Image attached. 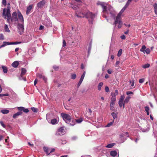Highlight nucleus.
Wrapping results in <instances>:
<instances>
[{
	"label": "nucleus",
	"instance_id": "f257e3e1",
	"mask_svg": "<svg viewBox=\"0 0 157 157\" xmlns=\"http://www.w3.org/2000/svg\"><path fill=\"white\" fill-rule=\"evenodd\" d=\"M84 10H76L75 14L76 16L78 17H85L86 18H91V20H89V22L90 24H92L94 18L95 14H93L92 12L88 10L86 12H83Z\"/></svg>",
	"mask_w": 157,
	"mask_h": 157
},
{
	"label": "nucleus",
	"instance_id": "f03ea898",
	"mask_svg": "<svg viewBox=\"0 0 157 157\" xmlns=\"http://www.w3.org/2000/svg\"><path fill=\"white\" fill-rule=\"evenodd\" d=\"M17 108L19 111L13 115V117L14 118H17L18 116L22 115V112L21 111H22L25 113H28L29 112V110L28 109H25V107H18Z\"/></svg>",
	"mask_w": 157,
	"mask_h": 157
},
{
	"label": "nucleus",
	"instance_id": "7ed1b4c3",
	"mask_svg": "<svg viewBox=\"0 0 157 157\" xmlns=\"http://www.w3.org/2000/svg\"><path fill=\"white\" fill-rule=\"evenodd\" d=\"M97 4L100 6L103 10H111L113 9V7L111 6L104 2L98 1Z\"/></svg>",
	"mask_w": 157,
	"mask_h": 157
},
{
	"label": "nucleus",
	"instance_id": "20e7f679",
	"mask_svg": "<svg viewBox=\"0 0 157 157\" xmlns=\"http://www.w3.org/2000/svg\"><path fill=\"white\" fill-rule=\"evenodd\" d=\"M10 10H3L2 17L5 19L7 20V22L10 23V20L11 18V15L10 13Z\"/></svg>",
	"mask_w": 157,
	"mask_h": 157
},
{
	"label": "nucleus",
	"instance_id": "39448f33",
	"mask_svg": "<svg viewBox=\"0 0 157 157\" xmlns=\"http://www.w3.org/2000/svg\"><path fill=\"white\" fill-rule=\"evenodd\" d=\"M61 116L66 123H69L71 121V117L69 114L63 113L61 114Z\"/></svg>",
	"mask_w": 157,
	"mask_h": 157
},
{
	"label": "nucleus",
	"instance_id": "423d86ee",
	"mask_svg": "<svg viewBox=\"0 0 157 157\" xmlns=\"http://www.w3.org/2000/svg\"><path fill=\"white\" fill-rule=\"evenodd\" d=\"M114 24L117 26L118 28L120 29L122 26L123 22L121 20V19L118 18L117 21V18H116L115 21L114 22Z\"/></svg>",
	"mask_w": 157,
	"mask_h": 157
},
{
	"label": "nucleus",
	"instance_id": "0eeeda50",
	"mask_svg": "<svg viewBox=\"0 0 157 157\" xmlns=\"http://www.w3.org/2000/svg\"><path fill=\"white\" fill-rule=\"evenodd\" d=\"M18 29V32L21 35L22 34L24 31V26L22 24H18L17 25Z\"/></svg>",
	"mask_w": 157,
	"mask_h": 157
},
{
	"label": "nucleus",
	"instance_id": "6e6552de",
	"mask_svg": "<svg viewBox=\"0 0 157 157\" xmlns=\"http://www.w3.org/2000/svg\"><path fill=\"white\" fill-rule=\"evenodd\" d=\"M10 19L12 22H16L18 21L17 14L16 12H14L13 13Z\"/></svg>",
	"mask_w": 157,
	"mask_h": 157
},
{
	"label": "nucleus",
	"instance_id": "1a4fd4ad",
	"mask_svg": "<svg viewBox=\"0 0 157 157\" xmlns=\"http://www.w3.org/2000/svg\"><path fill=\"white\" fill-rule=\"evenodd\" d=\"M18 19L20 20V21L22 23V24H24V20L23 16L21 14L20 11H18Z\"/></svg>",
	"mask_w": 157,
	"mask_h": 157
},
{
	"label": "nucleus",
	"instance_id": "9d476101",
	"mask_svg": "<svg viewBox=\"0 0 157 157\" xmlns=\"http://www.w3.org/2000/svg\"><path fill=\"white\" fill-rule=\"evenodd\" d=\"M45 3V1H42L39 2L37 4V6L38 8H41L43 7Z\"/></svg>",
	"mask_w": 157,
	"mask_h": 157
},
{
	"label": "nucleus",
	"instance_id": "9b49d317",
	"mask_svg": "<svg viewBox=\"0 0 157 157\" xmlns=\"http://www.w3.org/2000/svg\"><path fill=\"white\" fill-rule=\"evenodd\" d=\"M44 151H45L47 155H49L51 153H50L51 149L48 148L47 147H44Z\"/></svg>",
	"mask_w": 157,
	"mask_h": 157
},
{
	"label": "nucleus",
	"instance_id": "f8f14e48",
	"mask_svg": "<svg viewBox=\"0 0 157 157\" xmlns=\"http://www.w3.org/2000/svg\"><path fill=\"white\" fill-rule=\"evenodd\" d=\"M116 100V98L115 96H112L111 98V102L110 104L114 105L115 103Z\"/></svg>",
	"mask_w": 157,
	"mask_h": 157
},
{
	"label": "nucleus",
	"instance_id": "ddd939ff",
	"mask_svg": "<svg viewBox=\"0 0 157 157\" xmlns=\"http://www.w3.org/2000/svg\"><path fill=\"white\" fill-rule=\"evenodd\" d=\"M130 98L131 97H127L124 100V102L123 106V109L124 108L125 104L127 103L128 102Z\"/></svg>",
	"mask_w": 157,
	"mask_h": 157
},
{
	"label": "nucleus",
	"instance_id": "4468645a",
	"mask_svg": "<svg viewBox=\"0 0 157 157\" xmlns=\"http://www.w3.org/2000/svg\"><path fill=\"white\" fill-rule=\"evenodd\" d=\"M19 64V62L18 61H15L13 62L12 64V66L13 67L16 68L17 67Z\"/></svg>",
	"mask_w": 157,
	"mask_h": 157
},
{
	"label": "nucleus",
	"instance_id": "2eb2a0df",
	"mask_svg": "<svg viewBox=\"0 0 157 157\" xmlns=\"http://www.w3.org/2000/svg\"><path fill=\"white\" fill-rule=\"evenodd\" d=\"M51 123L52 124H57L58 122V121L55 118L52 119L51 120Z\"/></svg>",
	"mask_w": 157,
	"mask_h": 157
},
{
	"label": "nucleus",
	"instance_id": "dca6fc26",
	"mask_svg": "<svg viewBox=\"0 0 157 157\" xmlns=\"http://www.w3.org/2000/svg\"><path fill=\"white\" fill-rule=\"evenodd\" d=\"M132 0H128L125 5L123 8L121 10H125L126 8L129 5Z\"/></svg>",
	"mask_w": 157,
	"mask_h": 157
},
{
	"label": "nucleus",
	"instance_id": "f3484780",
	"mask_svg": "<svg viewBox=\"0 0 157 157\" xmlns=\"http://www.w3.org/2000/svg\"><path fill=\"white\" fill-rule=\"evenodd\" d=\"M26 72V70L24 68H22L21 69V77H22L24 75Z\"/></svg>",
	"mask_w": 157,
	"mask_h": 157
},
{
	"label": "nucleus",
	"instance_id": "a211bd4d",
	"mask_svg": "<svg viewBox=\"0 0 157 157\" xmlns=\"http://www.w3.org/2000/svg\"><path fill=\"white\" fill-rule=\"evenodd\" d=\"M124 10H121L120 12L118 13L116 18H117V21L118 19H121V16L122 13H123Z\"/></svg>",
	"mask_w": 157,
	"mask_h": 157
},
{
	"label": "nucleus",
	"instance_id": "6ab92c4d",
	"mask_svg": "<svg viewBox=\"0 0 157 157\" xmlns=\"http://www.w3.org/2000/svg\"><path fill=\"white\" fill-rule=\"evenodd\" d=\"M11 45L10 42H8L4 41L3 42L2 44L1 45V47H4L6 45Z\"/></svg>",
	"mask_w": 157,
	"mask_h": 157
},
{
	"label": "nucleus",
	"instance_id": "aec40b11",
	"mask_svg": "<svg viewBox=\"0 0 157 157\" xmlns=\"http://www.w3.org/2000/svg\"><path fill=\"white\" fill-rule=\"evenodd\" d=\"M103 85V83L102 82H100L99 83L98 86V90H101V87Z\"/></svg>",
	"mask_w": 157,
	"mask_h": 157
},
{
	"label": "nucleus",
	"instance_id": "412c9836",
	"mask_svg": "<svg viewBox=\"0 0 157 157\" xmlns=\"http://www.w3.org/2000/svg\"><path fill=\"white\" fill-rule=\"evenodd\" d=\"M110 154L111 156L115 157L117 155V153L116 151H112L110 152Z\"/></svg>",
	"mask_w": 157,
	"mask_h": 157
},
{
	"label": "nucleus",
	"instance_id": "4be33fe9",
	"mask_svg": "<svg viewBox=\"0 0 157 157\" xmlns=\"http://www.w3.org/2000/svg\"><path fill=\"white\" fill-rule=\"evenodd\" d=\"M1 112L3 114H6L9 113V111L6 109H2L1 110Z\"/></svg>",
	"mask_w": 157,
	"mask_h": 157
},
{
	"label": "nucleus",
	"instance_id": "5701e85b",
	"mask_svg": "<svg viewBox=\"0 0 157 157\" xmlns=\"http://www.w3.org/2000/svg\"><path fill=\"white\" fill-rule=\"evenodd\" d=\"M118 94V91L117 90H115L114 93L113 94V93H112L111 94V95L112 96H115L116 97V95H117Z\"/></svg>",
	"mask_w": 157,
	"mask_h": 157
},
{
	"label": "nucleus",
	"instance_id": "b1692460",
	"mask_svg": "<svg viewBox=\"0 0 157 157\" xmlns=\"http://www.w3.org/2000/svg\"><path fill=\"white\" fill-rule=\"evenodd\" d=\"M2 68L3 70V71L4 73H6L7 72V68L6 67L2 66Z\"/></svg>",
	"mask_w": 157,
	"mask_h": 157
},
{
	"label": "nucleus",
	"instance_id": "393cba45",
	"mask_svg": "<svg viewBox=\"0 0 157 157\" xmlns=\"http://www.w3.org/2000/svg\"><path fill=\"white\" fill-rule=\"evenodd\" d=\"M83 121V119L82 118H80L79 119H75V121H76L77 123H80Z\"/></svg>",
	"mask_w": 157,
	"mask_h": 157
},
{
	"label": "nucleus",
	"instance_id": "a878e982",
	"mask_svg": "<svg viewBox=\"0 0 157 157\" xmlns=\"http://www.w3.org/2000/svg\"><path fill=\"white\" fill-rule=\"evenodd\" d=\"M115 144V143H112L108 144L106 146V147L109 148H112L114 145Z\"/></svg>",
	"mask_w": 157,
	"mask_h": 157
},
{
	"label": "nucleus",
	"instance_id": "bb28decb",
	"mask_svg": "<svg viewBox=\"0 0 157 157\" xmlns=\"http://www.w3.org/2000/svg\"><path fill=\"white\" fill-rule=\"evenodd\" d=\"M111 115L112 116L114 120L115 118H117V114L115 113H111Z\"/></svg>",
	"mask_w": 157,
	"mask_h": 157
},
{
	"label": "nucleus",
	"instance_id": "cd10ccee",
	"mask_svg": "<svg viewBox=\"0 0 157 157\" xmlns=\"http://www.w3.org/2000/svg\"><path fill=\"white\" fill-rule=\"evenodd\" d=\"M146 46L145 45H143L142 46L141 48L140 49L141 52H144L146 49Z\"/></svg>",
	"mask_w": 157,
	"mask_h": 157
},
{
	"label": "nucleus",
	"instance_id": "c85d7f7f",
	"mask_svg": "<svg viewBox=\"0 0 157 157\" xmlns=\"http://www.w3.org/2000/svg\"><path fill=\"white\" fill-rule=\"evenodd\" d=\"M5 30L6 32H10L8 26L7 25H5Z\"/></svg>",
	"mask_w": 157,
	"mask_h": 157
},
{
	"label": "nucleus",
	"instance_id": "c756f323",
	"mask_svg": "<svg viewBox=\"0 0 157 157\" xmlns=\"http://www.w3.org/2000/svg\"><path fill=\"white\" fill-rule=\"evenodd\" d=\"M142 67L144 68H148L150 67V64L148 63H147L146 64L143 65Z\"/></svg>",
	"mask_w": 157,
	"mask_h": 157
},
{
	"label": "nucleus",
	"instance_id": "7c9ffc66",
	"mask_svg": "<svg viewBox=\"0 0 157 157\" xmlns=\"http://www.w3.org/2000/svg\"><path fill=\"white\" fill-rule=\"evenodd\" d=\"M13 5H14L13 4H11V5H10V3H8L7 4V7L6 8V10H10L11 9V8L10 7L11 6H12Z\"/></svg>",
	"mask_w": 157,
	"mask_h": 157
},
{
	"label": "nucleus",
	"instance_id": "2f4dec72",
	"mask_svg": "<svg viewBox=\"0 0 157 157\" xmlns=\"http://www.w3.org/2000/svg\"><path fill=\"white\" fill-rule=\"evenodd\" d=\"M124 101H119V106L121 108L122 106H123V104H124Z\"/></svg>",
	"mask_w": 157,
	"mask_h": 157
},
{
	"label": "nucleus",
	"instance_id": "473e14b6",
	"mask_svg": "<svg viewBox=\"0 0 157 157\" xmlns=\"http://www.w3.org/2000/svg\"><path fill=\"white\" fill-rule=\"evenodd\" d=\"M122 49H120L119 50V51L118 52V53H117V56L118 57H120L122 53Z\"/></svg>",
	"mask_w": 157,
	"mask_h": 157
},
{
	"label": "nucleus",
	"instance_id": "72a5a7b5",
	"mask_svg": "<svg viewBox=\"0 0 157 157\" xmlns=\"http://www.w3.org/2000/svg\"><path fill=\"white\" fill-rule=\"evenodd\" d=\"M85 74H86V71H84L80 79L83 80L84 78L85 77Z\"/></svg>",
	"mask_w": 157,
	"mask_h": 157
},
{
	"label": "nucleus",
	"instance_id": "f704fd0d",
	"mask_svg": "<svg viewBox=\"0 0 157 157\" xmlns=\"http://www.w3.org/2000/svg\"><path fill=\"white\" fill-rule=\"evenodd\" d=\"M71 78L75 79L76 78V75L75 74H72L71 75Z\"/></svg>",
	"mask_w": 157,
	"mask_h": 157
},
{
	"label": "nucleus",
	"instance_id": "c9c22d12",
	"mask_svg": "<svg viewBox=\"0 0 157 157\" xmlns=\"http://www.w3.org/2000/svg\"><path fill=\"white\" fill-rule=\"evenodd\" d=\"M32 111L36 113L37 112V109L36 108L32 107L31 108Z\"/></svg>",
	"mask_w": 157,
	"mask_h": 157
},
{
	"label": "nucleus",
	"instance_id": "e433bc0d",
	"mask_svg": "<svg viewBox=\"0 0 157 157\" xmlns=\"http://www.w3.org/2000/svg\"><path fill=\"white\" fill-rule=\"evenodd\" d=\"M64 129L63 127H61L59 129V132L61 133L63 132Z\"/></svg>",
	"mask_w": 157,
	"mask_h": 157
},
{
	"label": "nucleus",
	"instance_id": "4c0bfd02",
	"mask_svg": "<svg viewBox=\"0 0 157 157\" xmlns=\"http://www.w3.org/2000/svg\"><path fill=\"white\" fill-rule=\"evenodd\" d=\"M4 39V36L2 33L0 34V40H3Z\"/></svg>",
	"mask_w": 157,
	"mask_h": 157
},
{
	"label": "nucleus",
	"instance_id": "58836bf2",
	"mask_svg": "<svg viewBox=\"0 0 157 157\" xmlns=\"http://www.w3.org/2000/svg\"><path fill=\"white\" fill-rule=\"evenodd\" d=\"M21 43V42H10L11 45V44H20Z\"/></svg>",
	"mask_w": 157,
	"mask_h": 157
},
{
	"label": "nucleus",
	"instance_id": "ea45409f",
	"mask_svg": "<svg viewBox=\"0 0 157 157\" xmlns=\"http://www.w3.org/2000/svg\"><path fill=\"white\" fill-rule=\"evenodd\" d=\"M33 5H30L27 7V10H31L33 8Z\"/></svg>",
	"mask_w": 157,
	"mask_h": 157
},
{
	"label": "nucleus",
	"instance_id": "a19ab883",
	"mask_svg": "<svg viewBox=\"0 0 157 157\" xmlns=\"http://www.w3.org/2000/svg\"><path fill=\"white\" fill-rule=\"evenodd\" d=\"M145 52L147 54H148L150 52V50L149 48H147L145 50Z\"/></svg>",
	"mask_w": 157,
	"mask_h": 157
},
{
	"label": "nucleus",
	"instance_id": "79ce46f5",
	"mask_svg": "<svg viewBox=\"0 0 157 157\" xmlns=\"http://www.w3.org/2000/svg\"><path fill=\"white\" fill-rule=\"evenodd\" d=\"M124 96H121L120 98L119 99V101H124Z\"/></svg>",
	"mask_w": 157,
	"mask_h": 157
},
{
	"label": "nucleus",
	"instance_id": "37998d69",
	"mask_svg": "<svg viewBox=\"0 0 157 157\" xmlns=\"http://www.w3.org/2000/svg\"><path fill=\"white\" fill-rule=\"evenodd\" d=\"M114 105L112 104H110V108L111 110H113L114 109Z\"/></svg>",
	"mask_w": 157,
	"mask_h": 157
},
{
	"label": "nucleus",
	"instance_id": "c03bdc74",
	"mask_svg": "<svg viewBox=\"0 0 157 157\" xmlns=\"http://www.w3.org/2000/svg\"><path fill=\"white\" fill-rule=\"evenodd\" d=\"M113 121H112V122H111L109 123L106 125V127H110V126H111L113 124Z\"/></svg>",
	"mask_w": 157,
	"mask_h": 157
},
{
	"label": "nucleus",
	"instance_id": "a18cd8bd",
	"mask_svg": "<svg viewBox=\"0 0 157 157\" xmlns=\"http://www.w3.org/2000/svg\"><path fill=\"white\" fill-rule=\"evenodd\" d=\"M144 108L146 112H148L150 109L147 106H145Z\"/></svg>",
	"mask_w": 157,
	"mask_h": 157
},
{
	"label": "nucleus",
	"instance_id": "49530a36",
	"mask_svg": "<svg viewBox=\"0 0 157 157\" xmlns=\"http://www.w3.org/2000/svg\"><path fill=\"white\" fill-rule=\"evenodd\" d=\"M0 123L1 125L4 128H6V125L4 124L3 122L2 121H0Z\"/></svg>",
	"mask_w": 157,
	"mask_h": 157
},
{
	"label": "nucleus",
	"instance_id": "de8ad7c7",
	"mask_svg": "<svg viewBox=\"0 0 157 157\" xmlns=\"http://www.w3.org/2000/svg\"><path fill=\"white\" fill-rule=\"evenodd\" d=\"M105 90L106 92H109V87L108 86H106L105 88Z\"/></svg>",
	"mask_w": 157,
	"mask_h": 157
},
{
	"label": "nucleus",
	"instance_id": "09e8293b",
	"mask_svg": "<svg viewBox=\"0 0 157 157\" xmlns=\"http://www.w3.org/2000/svg\"><path fill=\"white\" fill-rule=\"evenodd\" d=\"M9 96V94H0V97H3V96Z\"/></svg>",
	"mask_w": 157,
	"mask_h": 157
},
{
	"label": "nucleus",
	"instance_id": "8fccbe9b",
	"mask_svg": "<svg viewBox=\"0 0 157 157\" xmlns=\"http://www.w3.org/2000/svg\"><path fill=\"white\" fill-rule=\"evenodd\" d=\"M155 10H157V4L155 3L153 5Z\"/></svg>",
	"mask_w": 157,
	"mask_h": 157
},
{
	"label": "nucleus",
	"instance_id": "3c124183",
	"mask_svg": "<svg viewBox=\"0 0 157 157\" xmlns=\"http://www.w3.org/2000/svg\"><path fill=\"white\" fill-rule=\"evenodd\" d=\"M144 78L140 79L139 81V82L140 83H142L144 82Z\"/></svg>",
	"mask_w": 157,
	"mask_h": 157
},
{
	"label": "nucleus",
	"instance_id": "603ef678",
	"mask_svg": "<svg viewBox=\"0 0 157 157\" xmlns=\"http://www.w3.org/2000/svg\"><path fill=\"white\" fill-rule=\"evenodd\" d=\"M83 80H81V79H80V80L78 84V87L82 83V82Z\"/></svg>",
	"mask_w": 157,
	"mask_h": 157
},
{
	"label": "nucleus",
	"instance_id": "864d4df0",
	"mask_svg": "<svg viewBox=\"0 0 157 157\" xmlns=\"http://www.w3.org/2000/svg\"><path fill=\"white\" fill-rule=\"evenodd\" d=\"M2 3L4 5L6 6V0H2Z\"/></svg>",
	"mask_w": 157,
	"mask_h": 157
},
{
	"label": "nucleus",
	"instance_id": "5fc2aeb1",
	"mask_svg": "<svg viewBox=\"0 0 157 157\" xmlns=\"http://www.w3.org/2000/svg\"><path fill=\"white\" fill-rule=\"evenodd\" d=\"M126 94L127 95H129L131 94H133V93L132 92L130 91H128L126 92Z\"/></svg>",
	"mask_w": 157,
	"mask_h": 157
},
{
	"label": "nucleus",
	"instance_id": "6e6d98bb",
	"mask_svg": "<svg viewBox=\"0 0 157 157\" xmlns=\"http://www.w3.org/2000/svg\"><path fill=\"white\" fill-rule=\"evenodd\" d=\"M125 36L124 35H123L121 36V38L122 39L124 40L125 39Z\"/></svg>",
	"mask_w": 157,
	"mask_h": 157
},
{
	"label": "nucleus",
	"instance_id": "4d7b16f0",
	"mask_svg": "<svg viewBox=\"0 0 157 157\" xmlns=\"http://www.w3.org/2000/svg\"><path fill=\"white\" fill-rule=\"evenodd\" d=\"M130 84H131V85L132 86H133L134 85V82L133 81V82H131V81H130Z\"/></svg>",
	"mask_w": 157,
	"mask_h": 157
},
{
	"label": "nucleus",
	"instance_id": "13d9d810",
	"mask_svg": "<svg viewBox=\"0 0 157 157\" xmlns=\"http://www.w3.org/2000/svg\"><path fill=\"white\" fill-rule=\"evenodd\" d=\"M66 42L65 40H63V46L65 47L66 45Z\"/></svg>",
	"mask_w": 157,
	"mask_h": 157
},
{
	"label": "nucleus",
	"instance_id": "bf43d9fd",
	"mask_svg": "<svg viewBox=\"0 0 157 157\" xmlns=\"http://www.w3.org/2000/svg\"><path fill=\"white\" fill-rule=\"evenodd\" d=\"M81 68L82 69H83L85 68L84 65L83 63H82L81 64Z\"/></svg>",
	"mask_w": 157,
	"mask_h": 157
},
{
	"label": "nucleus",
	"instance_id": "052dcab7",
	"mask_svg": "<svg viewBox=\"0 0 157 157\" xmlns=\"http://www.w3.org/2000/svg\"><path fill=\"white\" fill-rule=\"evenodd\" d=\"M53 67L54 69L56 70H57L59 69L58 67L56 66H54Z\"/></svg>",
	"mask_w": 157,
	"mask_h": 157
},
{
	"label": "nucleus",
	"instance_id": "680f3d73",
	"mask_svg": "<svg viewBox=\"0 0 157 157\" xmlns=\"http://www.w3.org/2000/svg\"><path fill=\"white\" fill-rule=\"evenodd\" d=\"M44 28V26L42 25H40L39 28V30H42Z\"/></svg>",
	"mask_w": 157,
	"mask_h": 157
},
{
	"label": "nucleus",
	"instance_id": "e2e57ef3",
	"mask_svg": "<svg viewBox=\"0 0 157 157\" xmlns=\"http://www.w3.org/2000/svg\"><path fill=\"white\" fill-rule=\"evenodd\" d=\"M42 78L45 81V82H46L47 81V79L44 76H43Z\"/></svg>",
	"mask_w": 157,
	"mask_h": 157
},
{
	"label": "nucleus",
	"instance_id": "0e129e2a",
	"mask_svg": "<svg viewBox=\"0 0 157 157\" xmlns=\"http://www.w3.org/2000/svg\"><path fill=\"white\" fill-rule=\"evenodd\" d=\"M43 76H43L41 75H38V77L39 78H42Z\"/></svg>",
	"mask_w": 157,
	"mask_h": 157
},
{
	"label": "nucleus",
	"instance_id": "69168bd1",
	"mask_svg": "<svg viewBox=\"0 0 157 157\" xmlns=\"http://www.w3.org/2000/svg\"><path fill=\"white\" fill-rule=\"evenodd\" d=\"M109 77V75L107 74H106V75L105 76V78H108Z\"/></svg>",
	"mask_w": 157,
	"mask_h": 157
},
{
	"label": "nucleus",
	"instance_id": "338daca9",
	"mask_svg": "<svg viewBox=\"0 0 157 157\" xmlns=\"http://www.w3.org/2000/svg\"><path fill=\"white\" fill-rule=\"evenodd\" d=\"M55 151V149L54 148H53L52 149H51V150L50 151V153H51L52 152H54Z\"/></svg>",
	"mask_w": 157,
	"mask_h": 157
},
{
	"label": "nucleus",
	"instance_id": "774afa93",
	"mask_svg": "<svg viewBox=\"0 0 157 157\" xmlns=\"http://www.w3.org/2000/svg\"><path fill=\"white\" fill-rule=\"evenodd\" d=\"M155 13V15H154V16L155 17L157 16V10H154Z\"/></svg>",
	"mask_w": 157,
	"mask_h": 157
}]
</instances>
